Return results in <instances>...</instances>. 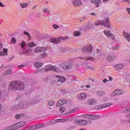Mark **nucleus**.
<instances>
[{
	"mask_svg": "<svg viewBox=\"0 0 130 130\" xmlns=\"http://www.w3.org/2000/svg\"><path fill=\"white\" fill-rule=\"evenodd\" d=\"M19 117H21V115L20 114H17L15 116L16 119H19Z\"/></svg>",
	"mask_w": 130,
	"mask_h": 130,
	"instance_id": "obj_51",
	"label": "nucleus"
},
{
	"mask_svg": "<svg viewBox=\"0 0 130 130\" xmlns=\"http://www.w3.org/2000/svg\"><path fill=\"white\" fill-rule=\"evenodd\" d=\"M129 78H130V75H127L126 76V79H129Z\"/></svg>",
	"mask_w": 130,
	"mask_h": 130,
	"instance_id": "obj_62",
	"label": "nucleus"
},
{
	"mask_svg": "<svg viewBox=\"0 0 130 130\" xmlns=\"http://www.w3.org/2000/svg\"><path fill=\"white\" fill-rule=\"evenodd\" d=\"M109 81H112L113 80V78L111 76H110L109 77Z\"/></svg>",
	"mask_w": 130,
	"mask_h": 130,
	"instance_id": "obj_58",
	"label": "nucleus"
},
{
	"mask_svg": "<svg viewBox=\"0 0 130 130\" xmlns=\"http://www.w3.org/2000/svg\"><path fill=\"white\" fill-rule=\"evenodd\" d=\"M48 105L49 106H53V105H54V102H53V101H49Z\"/></svg>",
	"mask_w": 130,
	"mask_h": 130,
	"instance_id": "obj_41",
	"label": "nucleus"
},
{
	"mask_svg": "<svg viewBox=\"0 0 130 130\" xmlns=\"http://www.w3.org/2000/svg\"><path fill=\"white\" fill-rule=\"evenodd\" d=\"M72 66L73 64H72V62L67 63L66 64L67 71H69V70H71V69H72Z\"/></svg>",
	"mask_w": 130,
	"mask_h": 130,
	"instance_id": "obj_25",
	"label": "nucleus"
},
{
	"mask_svg": "<svg viewBox=\"0 0 130 130\" xmlns=\"http://www.w3.org/2000/svg\"><path fill=\"white\" fill-rule=\"evenodd\" d=\"M116 57H117V56L115 55L110 54L107 57V59L108 61H113V60L116 59Z\"/></svg>",
	"mask_w": 130,
	"mask_h": 130,
	"instance_id": "obj_10",
	"label": "nucleus"
},
{
	"mask_svg": "<svg viewBox=\"0 0 130 130\" xmlns=\"http://www.w3.org/2000/svg\"><path fill=\"white\" fill-rule=\"evenodd\" d=\"M18 109H22L23 107H24V105L20 104L18 106H17Z\"/></svg>",
	"mask_w": 130,
	"mask_h": 130,
	"instance_id": "obj_42",
	"label": "nucleus"
},
{
	"mask_svg": "<svg viewBox=\"0 0 130 130\" xmlns=\"http://www.w3.org/2000/svg\"><path fill=\"white\" fill-rule=\"evenodd\" d=\"M107 82H108V80H107V79H105L103 80V82L105 84L106 83H107Z\"/></svg>",
	"mask_w": 130,
	"mask_h": 130,
	"instance_id": "obj_56",
	"label": "nucleus"
},
{
	"mask_svg": "<svg viewBox=\"0 0 130 130\" xmlns=\"http://www.w3.org/2000/svg\"><path fill=\"white\" fill-rule=\"evenodd\" d=\"M11 43H16V39H15V38H13L11 39Z\"/></svg>",
	"mask_w": 130,
	"mask_h": 130,
	"instance_id": "obj_46",
	"label": "nucleus"
},
{
	"mask_svg": "<svg viewBox=\"0 0 130 130\" xmlns=\"http://www.w3.org/2000/svg\"><path fill=\"white\" fill-rule=\"evenodd\" d=\"M110 0H103L104 3H107V2H109Z\"/></svg>",
	"mask_w": 130,
	"mask_h": 130,
	"instance_id": "obj_63",
	"label": "nucleus"
},
{
	"mask_svg": "<svg viewBox=\"0 0 130 130\" xmlns=\"http://www.w3.org/2000/svg\"><path fill=\"white\" fill-rule=\"evenodd\" d=\"M25 88V84L21 81H13L10 83V90H23Z\"/></svg>",
	"mask_w": 130,
	"mask_h": 130,
	"instance_id": "obj_1",
	"label": "nucleus"
},
{
	"mask_svg": "<svg viewBox=\"0 0 130 130\" xmlns=\"http://www.w3.org/2000/svg\"><path fill=\"white\" fill-rule=\"evenodd\" d=\"M16 129H17L16 127L14 125H13L9 127L6 128L5 130H16Z\"/></svg>",
	"mask_w": 130,
	"mask_h": 130,
	"instance_id": "obj_27",
	"label": "nucleus"
},
{
	"mask_svg": "<svg viewBox=\"0 0 130 130\" xmlns=\"http://www.w3.org/2000/svg\"><path fill=\"white\" fill-rule=\"evenodd\" d=\"M94 103H95V99H89L87 102L88 105H92V104H94Z\"/></svg>",
	"mask_w": 130,
	"mask_h": 130,
	"instance_id": "obj_20",
	"label": "nucleus"
},
{
	"mask_svg": "<svg viewBox=\"0 0 130 130\" xmlns=\"http://www.w3.org/2000/svg\"><path fill=\"white\" fill-rule=\"evenodd\" d=\"M86 70H91V71H94L95 70V68L93 67H90V66H87L86 67Z\"/></svg>",
	"mask_w": 130,
	"mask_h": 130,
	"instance_id": "obj_40",
	"label": "nucleus"
},
{
	"mask_svg": "<svg viewBox=\"0 0 130 130\" xmlns=\"http://www.w3.org/2000/svg\"><path fill=\"white\" fill-rule=\"evenodd\" d=\"M88 121L84 119H77L75 123L78 125H88Z\"/></svg>",
	"mask_w": 130,
	"mask_h": 130,
	"instance_id": "obj_5",
	"label": "nucleus"
},
{
	"mask_svg": "<svg viewBox=\"0 0 130 130\" xmlns=\"http://www.w3.org/2000/svg\"><path fill=\"white\" fill-rule=\"evenodd\" d=\"M104 34L107 36V37H109L110 38V39H112V40H114L115 38H114V35L112 34L110 31L105 30H104Z\"/></svg>",
	"mask_w": 130,
	"mask_h": 130,
	"instance_id": "obj_8",
	"label": "nucleus"
},
{
	"mask_svg": "<svg viewBox=\"0 0 130 130\" xmlns=\"http://www.w3.org/2000/svg\"><path fill=\"white\" fill-rule=\"evenodd\" d=\"M114 69H115L116 71H119L123 69V66L121 64H118L114 66Z\"/></svg>",
	"mask_w": 130,
	"mask_h": 130,
	"instance_id": "obj_12",
	"label": "nucleus"
},
{
	"mask_svg": "<svg viewBox=\"0 0 130 130\" xmlns=\"http://www.w3.org/2000/svg\"><path fill=\"white\" fill-rule=\"evenodd\" d=\"M3 49V45L2 44L0 45V50Z\"/></svg>",
	"mask_w": 130,
	"mask_h": 130,
	"instance_id": "obj_64",
	"label": "nucleus"
},
{
	"mask_svg": "<svg viewBox=\"0 0 130 130\" xmlns=\"http://www.w3.org/2000/svg\"><path fill=\"white\" fill-rule=\"evenodd\" d=\"M112 104L110 103L105 104L102 106V108H107V107H109V106H111Z\"/></svg>",
	"mask_w": 130,
	"mask_h": 130,
	"instance_id": "obj_28",
	"label": "nucleus"
},
{
	"mask_svg": "<svg viewBox=\"0 0 130 130\" xmlns=\"http://www.w3.org/2000/svg\"><path fill=\"white\" fill-rule=\"evenodd\" d=\"M46 50H47V48L46 47H37L35 49V52L38 53L39 52H43L44 51H46Z\"/></svg>",
	"mask_w": 130,
	"mask_h": 130,
	"instance_id": "obj_7",
	"label": "nucleus"
},
{
	"mask_svg": "<svg viewBox=\"0 0 130 130\" xmlns=\"http://www.w3.org/2000/svg\"><path fill=\"white\" fill-rule=\"evenodd\" d=\"M81 88H83V90H86V89H89L90 88V85H86L84 86H81Z\"/></svg>",
	"mask_w": 130,
	"mask_h": 130,
	"instance_id": "obj_43",
	"label": "nucleus"
},
{
	"mask_svg": "<svg viewBox=\"0 0 130 130\" xmlns=\"http://www.w3.org/2000/svg\"><path fill=\"white\" fill-rule=\"evenodd\" d=\"M78 110H79L78 108H76L69 111L68 113L69 114H71V113H74V112H76V111H78Z\"/></svg>",
	"mask_w": 130,
	"mask_h": 130,
	"instance_id": "obj_30",
	"label": "nucleus"
},
{
	"mask_svg": "<svg viewBox=\"0 0 130 130\" xmlns=\"http://www.w3.org/2000/svg\"><path fill=\"white\" fill-rule=\"evenodd\" d=\"M116 95V93L115 92V91L111 94V97H114V96H115Z\"/></svg>",
	"mask_w": 130,
	"mask_h": 130,
	"instance_id": "obj_49",
	"label": "nucleus"
},
{
	"mask_svg": "<svg viewBox=\"0 0 130 130\" xmlns=\"http://www.w3.org/2000/svg\"><path fill=\"white\" fill-rule=\"evenodd\" d=\"M25 124L26 122H25V121H21L14 124V126H15V128H16V129H18V128H20V127L24 126V125H25Z\"/></svg>",
	"mask_w": 130,
	"mask_h": 130,
	"instance_id": "obj_9",
	"label": "nucleus"
},
{
	"mask_svg": "<svg viewBox=\"0 0 130 130\" xmlns=\"http://www.w3.org/2000/svg\"><path fill=\"white\" fill-rule=\"evenodd\" d=\"M87 98V94L85 93H80L78 95V100L82 101L85 100V99Z\"/></svg>",
	"mask_w": 130,
	"mask_h": 130,
	"instance_id": "obj_11",
	"label": "nucleus"
},
{
	"mask_svg": "<svg viewBox=\"0 0 130 130\" xmlns=\"http://www.w3.org/2000/svg\"><path fill=\"white\" fill-rule=\"evenodd\" d=\"M44 13H47L48 14H49L50 12H49L48 9L47 8H45L43 10Z\"/></svg>",
	"mask_w": 130,
	"mask_h": 130,
	"instance_id": "obj_44",
	"label": "nucleus"
},
{
	"mask_svg": "<svg viewBox=\"0 0 130 130\" xmlns=\"http://www.w3.org/2000/svg\"><path fill=\"white\" fill-rule=\"evenodd\" d=\"M62 121H63V119H57L53 120L52 121V122H62Z\"/></svg>",
	"mask_w": 130,
	"mask_h": 130,
	"instance_id": "obj_37",
	"label": "nucleus"
},
{
	"mask_svg": "<svg viewBox=\"0 0 130 130\" xmlns=\"http://www.w3.org/2000/svg\"><path fill=\"white\" fill-rule=\"evenodd\" d=\"M3 52L4 53H7V52H8V49L4 48L3 49Z\"/></svg>",
	"mask_w": 130,
	"mask_h": 130,
	"instance_id": "obj_53",
	"label": "nucleus"
},
{
	"mask_svg": "<svg viewBox=\"0 0 130 130\" xmlns=\"http://www.w3.org/2000/svg\"><path fill=\"white\" fill-rule=\"evenodd\" d=\"M53 65H48L46 66L45 69L44 70L45 73H47L48 72H50L52 71Z\"/></svg>",
	"mask_w": 130,
	"mask_h": 130,
	"instance_id": "obj_18",
	"label": "nucleus"
},
{
	"mask_svg": "<svg viewBox=\"0 0 130 130\" xmlns=\"http://www.w3.org/2000/svg\"><path fill=\"white\" fill-rule=\"evenodd\" d=\"M122 2H127L129 4H130V0H122Z\"/></svg>",
	"mask_w": 130,
	"mask_h": 130,
	"instance_id": "obj_59",
	"label": "nucleus"
},
{
	"mask_svg": "<svg viewBox=\"0 0 130 130\" xmlns=\"http://www.w3.org/2000/svg\"><path fill=\"white\" fill-rule=\"evenodd\" d=\"M90 15H91V16H96L97 14L95 12H92L90 13Z\"/></svg>",
	"mask_w": 130,
	"mask_h": 130,
	"instance_id": "obj_54",
	"label": "nucleus"
},
{
	"mask_svg": "<svg viewBox=\"0 0 130 130\" xmlns=\"http://www.w3.org/2000/svg\"><path fill=\"white\" fill-rule=\"evenodd\" d=\"M46 55H47V54L46 53H44L41 55V57L42 58H44V57H45V56H46Z\"/></svg>",
	"mask_w": 130,
	"mask_h": 130,
	"instance_id": "obj_45",
	"label": "nucleus"
},
{
	"mask_svg": "<svg viewBox=\"0 0 130 130\" xmlns=\"http://www.w3.org/2000/svg\"><path fill=\"white\" fill-rule=\"evenodd\" d=\"M85 118H88V119H92L95 120V119H98L100 117L99 115H93L89 114H85L83 115Z\"/></svg>",
	"mask_w": 130,
	"mask_h": 130,
	"instance_id": "obj_4",
	"label": "nucleus"
},
{
	"mask_svg": "<svg viewBox=\"0 0 130 130\" xmlns=\"http://www.w3.org/2000/svg\"><path fill=\"white\" fill-rule=\"evenodd\" d=\"M4 55H5V54H4V53L2 52H0V56H4Z\"/></svg>",
	"mask_w": 130,
	"mask_h": 130,
	"instance_id": "obj_60",
	"label": "nucleus"
},
{
	"mask_svg": "<svg viewBox=\"0 0 130 130\" xmlns=\"http://www.w3.org/2000/svg\"><path fill=\"white\" fill-rule=\"evenodd\" d=\"M0 7H1V8H4L5 7V5H4L3 3L1 2V1H0Z\"/></svg>",
	"mask_w": 130,
	"mask_h": 130,
	"instance_id": "obj_52",
	"label": "nucleus"
},
{
	"mask_svg": "<svg viewBox=\"0 0 130 130\" xmlns=\"http://www.w3.org/2000/svg\"><path fill=\"white\" fill-rule=\"evenodd\" d=\"M95 25H104L106 27H108V28H110V24H109V18H105L104 22L98 21L95 22Z\"/></svg>",
	"mask_w": 130,
	"mask_h": 130,
	"instance_id": "obj_3",
	"label": "nucleus"
},
{
	"mask_svg": "<svg viewBox=\"0 0 130 130\" xmlns=\"http://www.w3.org/2000/svg\"><path fill=\"white\" fill-rule=\"evenodd\" d=\"M24 65H19L18 66V69H22V68H24Z\"/></svg>",
	"mask_w": 130,
	"mask_h": 130,
	"instance_id": "obj_57",
	"label": "nucleus"
},
{
	"mask_svg": "<svg viewBox=\"0 0 130 130\" xmlns=\"http://www.w3.org/2000/svg\"><path fill=\"white\" fill-rule=\"evenodd\" d=\"M28 47H33L34 46H36V44H35L33 42H30L27 44Z\"/></svg>",
	"mask_w": 130,
	"mask_h": 130,
	"instance_id": "obj_32",
	"label": "nucleus"
},
{
	"mask_svg": "<svg viewBox=\"0 0 130 130\" xmlns=\"http://www.w3.org/2000/svg\"><path fill=\"white\" fill-rule=\"evenodd\" d=\"M52 71L54 72L55 73H60V72H61L60 68H59L55 66H53Z\"/></svg>",
	"mask_w": 130,
	"mask_h": 130,
	"instance_id": "obj_15",
	"label": "nucleus"
},
{
	"mask_svg": "<svg viewBox=\"0 0 130 130\" xmlns=\"http://www.w3.org/2000/svg\"><path fill=\"white\" fill-rule=\"evenodd\" d=\"M67 102V101L64 99L58 101V103L56 104L57 107H60V106H61L62 105H63Z\"/></svg>",
	"mask_w": 130,
	"mask_h": 130,
	"instance_id": "obj_14",
	"label": "nucleus"
},
{
	"mask_svg": "<svg viewBox=\"0 0 130 130\" xmlns=\"http://www.w3.org/2000/svg\"><path fill=\"white\" fill-rule=\"evenodd\" d=\"M85 59L87 60H90V61H94V60H95V58H94L93 57H87L85 58Z\"/></svg>",
	"mask_w": 130,
	"mask_h": 130,
	"instance_id": "obj_33",
	"label": "nucleus"
},
{
	"mask_svg": "<svg viewBox=\"0 0 130 130\" xmlns=\"http://www.w3.org/2000/svg\"><path fill=\"white\" fill-rule=\"evenodd\" d=\"M12 74V71L11 70H7L5 73H2V76H8Z\"/></svg>",
	"mask_w": 130,
	"mask_h": 130,
	"instance_id": "obj_22",
	"label": "nucleus"
},
{
	"mask_svg": "<svg viewBox=\"0 0 130 130\" xmlns=\"http://www.w3.org/2000/svg\"><path fill=\"white\" fill-rule=\"evenodd\" d=\"M104 94V93L101 91H99L97 92V95L99 97H101V96H102V95H103Z\"/></svg>",
	"mask_w": 130,
	"mask_h": 130,
	"instance_id": "obj_38",
	"label": "nucleus"
},
{
	"mask_svg": "<svg viewBox=\"0 0 130 130\" xmlns=\"http://www.w3.org/2000/svg\"><path fill=\"white\" fill-rule=\"evenodd\" d=\"M64 130H75V127L73 126H67L64 128Z\"/></svg>",
	"mask_w": 130,
	"mask_h": 130,
	"instance_id": "obj_31",
	"label": "nucleus"
},
{
	"mask_svg": "<svg viewBox=\"0 0 130 130\" xmlns=\"http://www.w3.org/2000/svg\"><path fill=\"white\" fill-rule=\"evenodd\" d=\"M67 103L68 105H69V106L72 105V101L68 100V101H67Z\"/></svg>",
	"mask_w": 130,
	"mask_h": 130,
	"instance_id": "obj_47",
	"label": "nucleus"
},
{
	"mask_svg": "<svg viewBox=\"0 0 130 130\" xmlns=\"http://www.w3.org/2000/svg\"><path fill=\"white\" fill-rule=\"evenodd\" d=\"M123 37L125 38L127 41H130V35L125 31L123 32Z\"/></svg>",
	"mask_w": 130,
	"mask_h": 130,
	"instance_id": "obj_16",
	"label": "nucleus"
},
{
	"mask_svg": "<svg viewBox=\"0 0 130 130\" xmlns=\"http://www.w3.org/2000/svg\"><path fill=\"white\" fill-rule=\"evenodd\" d=\"M91 3L94 4L96 8L99 7V4H101V0H92L91 1Z\"/></svg>",
	"mask_w": 130,
	"mask_h": 130,
	"instance_id": "obj_17",
	"label": "nucleus"
},
{
	"mask_svg": "<svg viewBox=\"0 0 130 130\" xmlns=\"http://www.w3.org/2000/svg\"><path fill=\"white\" fill-rule=\"evenodd\" d=\"M20 6L22 8H27L28 7V3H20Z\"/></svg>",
	"mask_w": 130,
	"mask_h": 130,
	"instance_id": "obj_29",
	"label": "nucleus"
},
{
	"mask_svg": "<svg viewBox=\"0 0 130 130\" xmlns=\"http://www.w3.org/2000/svg\"><path fill=\"white\" fill-rule=\"evenodd\" d=\"M93 50V47L91 45H87L82 48L83 52H91Z\"/></svg>",
	"mask_w": 130,
	"mask_h": 130,
	"instance_id": "obj_6",
	"label": "nucleus"
},
{
	"mask_svg": "<svg viewBox=\"0 0 130 130\" xmlns=\"http://www.w3.org/2000/svg\"><path fill=\"white\" fill-rule=\"evenodd\" d=\"M74 6H81L82 5V2H81V0H75L74 2Z\"/></svg>",
	"mask_w": 130,
	"mask_h": 130,
	"instance_id": "obj_19",
	"label": "nucleus"
},
{
	"mask_svg": "<svg viewBox=\"0 0 130 130\" xmlns=\"http://www.w3.org/2000/svg\"><path fill=\"white\" fill-rule=\"evenodd\" d=\"M56 78H59V79L58 80V82H60V83H64L66 82V79L63 76H60L59 75H56Z\"/></svg>",
	"mask_w": 130,
	"mask_h": 130,
	"instance_id": "obj_13",
	"label": "nucleus"
},
{
	"mask_svg": "<svg viewBox=\"0 0 130 130\" xmlns=\"http://www.w3.org/2000/svg\"><path fill=\"white\" fill-rule=\"evenodd\" d=\"M42 66H43V63H40V62L35 63V67L37 69H40V68H41V67H42Z\"/></svg>",
	"mask_w": 130,
	"mask_h": 130,
	"instance_id": "obj_21",
	"label": "nucleus"
},
{
	"mask_svg": "<svg viewBox=\"0 0 130 130\" xmlns=\"http://www.w3.org/2000/svg\"><path fill=\"white\" fill-rule=\"evenodd\" d=\"M126 111H130V107L126 108Z\"/></svg>",
	"mask_w": 130,
	"mask_h": 130,
	"instance_id": "obj_61",
	"label": "nucleus"
},
{
	"mask_svg": "<svg viewBox=\"0 0 130 130\" xmlns=\"http://www.w3.org/2000/svg\"><path fill=\"white\" fill-rule=\"evenodd\" d=\"M116 95H121V94H123V91L121 89H117L115 91Z\"/></svg>",
	"mask_w": 130,
	"mask_h": 130,
	"instance_id": "obj_26",
	"label": "nucleus"
},
{
	"mask_svg": "<svg viewBox=\"0 0 130 130\" xmlns=\"http://www.w3.org/2000/svg\"><path fill=\"white\" fill-rule=\"evenodd\" d=\"M25 45H26V42H25L24 41H22L21 42V43L20 44V46H21V48H24Z\"/></svg>",
	"mask_w": 130,
	"mask_h": 130,
	"instance_id": "obj_35",
	"label": "nucleus"
},
{
	"mask_svg": "<svg viewBox=\"0 0 130 130\" xmlns=\"http://www.w3.org/2000/svg\"><path fill=\"white\" fill-rule=\"evenodd\" d=\"M24 35H26L29 39H31V35L29 34L28 31H24Z\"/></svg>",
	"mask_w": 130,
	"mask_h": 130,
	"instance_id": "obj_39",
	"label": "nucleus"
},
{
	"mask_svg": "<svg viewBox=\"0 0 130 130\" xmlns=\"http://www.w3.org/2000/svg\"><path fill=\"white\" fill-rule=\"evenodd\" d=\"M119 48V46H117L113 48L114 50H117Z\"/></svg>",
	"mask_w": 130,
	"mask_h": 130,
	"instance_id": "obj_55",
	"label": "nucleus"
},
{
	"mask_svg": "<svg viewBox=\"0 0 130 130\" xmlns=\"http://www.w3.org/2000/svg\"><path fill=\"white\" fill-rule=\"evenodd\" d=\"M44 126V124H38L36 125V128H41V127H43Z\"/></svg>",
	"mask_w": 130,
	"mask_h": 130,
	"instance_id": "obj_36",
	"label": "nucleus"
},
{
	"mask_svg": "<svg viewBox=\"0 0 130 130\" xmlns=\"http://www.w3.org/2000/svg\"><path fill=\"white\" fill-rule=\"evenodd\" d=\"M73 35H74V36H75L76 37H78L79 36H81V35H82V33H81L80 31L76 30L73 32Z\"/></svg>",
	"mask_w": 130,
	"mask_h": 130,
	"instance_id": "obj_24",
	"label": "nucleus"
},
{
	"mask_svg": "<svg viewBox=\"0 0 130 130\" xmlns=\"http://www.w3.org/2000/svg\"><path fill=\"white\" fill-rule=\"evenodd\" d=\"M66 111V108H64V107H61L59 109V112H60V113H63V112H64Z\"/></svg>",
	"mask_w": 130,
	"mask_h": 130,
	"instance_id": "obj_34",
	"label": "nucleus"
},
{
	"mask_svg": "<svg viewBox=\"0 0 130 130\" xmlns=\"http://www.w3.org/2000/svg\"><path fill=\"white\" fill-rule=\"evenodd\" d=\"M37 128H36V125H34V126H32L30 127V130H33V129H36Z\"/></svg>",
	"mask_w": 130,
	"mask_h": 130,
	"instance_id": "obj_48",
	"label": "nucleus"
},
{
	"mask_svg": "<svg viewBox=\"0 0 130 130\" xmlns=\"http://www.w3.org/2000/svg\"><path fill=\"white\" fill-rule=\"evenodd\" d=\"M60 67L61 69V70H63V71H67V65L64 63H61L60 64Z\"/></svg>",
	"mask_w": 130,
	"mask_h": 130,
	"instance_id": "obj_23",
	"label": "nucleus"
},
{
	"mask_svg": "<svg viewBox=\"0 0 130 130\" xmlns=\"http://www.w3.org/2000/svg\"><path fill=\"white\" fill-rule=\"evenodd\" d=\"M53 27L54 28V29H57L58 28H59V26H58V25H56V24H54L53 25Z\"/></svg>",
	"mask_w": 130,
	"mask_h": 130,
	"instance_id": "obj_50",
	"label": "nucleus"
},
{
	"mask_svg": "<svg viewBox=\"0 0 130 130\" xmlns=\"http://www.w3.org/2000/svg\"><path fill=\"white\" fill-rule=\"evenodd\" d=\"M67 39H70V37H60L59 38H51L50 40V42H51V43H54V44H58L60 41H62V40H67Z\"/></svg>",
	"mask_w": 130,
	"mask_h": 130,
	"instance_id": "obj_2",
	"label": "nucleus"
}]
</instances>
